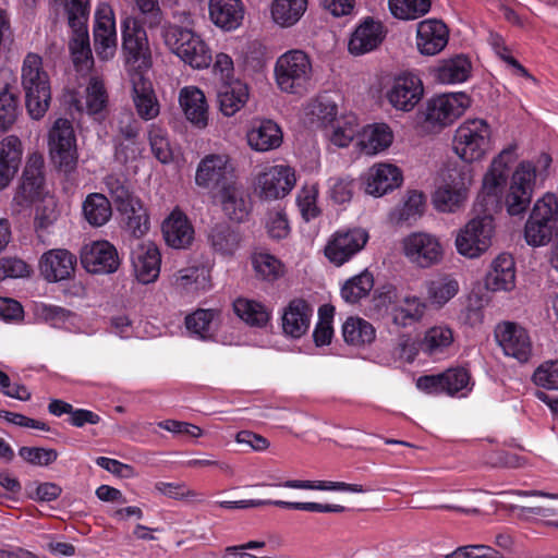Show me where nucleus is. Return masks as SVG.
Masks as SVG:
<instances>
[{
	"label": "nucleus",
	"instance_id": "obj_52",
	"mask_svg": "<svg viewBox=\"0 0 558 558\" xmlns=\"http://www.w3.org/2000/svg\"><path fill=\"white\" fill-rule=\"evenodd\" d=\"M305 116L311 123L327 126L337 119V106L332 100L322 97L307 104Z\"/></svg>",
	"mask_w": 558,
	"mask_h": 558
},
{
	"label": "nucleus",
	"instance_id": "obj_54",
	"mask_svg": "<svg viewBox=\"0 0 558 558\" xmlns=\"http://www.w3.org/2000/svg\"><path fill=\"white\" fill-rule=\"evenodd\" d=\"M317 183H305L296 194V205L302 217L310 221L320 215Z\"/></svg>",
	"mask_w": 558,
	"mask_h": 558
},
{
	"label": "nucleus",
	"instance_id": "obj_3",
	"mask_svg": "<svg viewBox=\"0 0 558 558\" xmlns=\"http://www.w3.org/2000/svg\"><path fill=\"white\" fill-rule=\"evenodd\" d=\"M492 125L482 118H469L456 129L452 140L454 154L466 163L482 161L494 147Z\"/></svg>",
	"mask_w": 558,
	"mask_h": 558
},
{
	"label": "nucleus",
	"instance_id": "obj_41",
	"mask_svg": "<svg viewBox=\"0 0 558 558\" xmlns=\"http://www.w3.org/2000/svg\"><path fill=\"white\" fill-rule=\"evenodd\" d=\"M125 228L135 238H141L149 230V217L142 201L136 196L117 208Z\"/></svg>",
	"mask_w": 558,
	"mask_h": 558
},
{
	"label": "nucleus",
	"instance_id": "obj_63",
	"mask_svg": "<svg viewBox=\"0 0 558 558\" xmlns=\"http://www.w3.org/2000/svg\"><path fill=\"white\" fill-rule=\"evenodd\" d=\"M553 235V225L529 218L525 223L524 236L532 246L546 245Z\"/></svg>",
	"mask_w": 558,
	"mask_h": 558
},
{
	"label": "nucleus",
	"instance_id": "obj_19",
	"mask_svg": "<svg viewBox=\"0 0 558 558\" xmlns=\"http://www.w3.org/2000/svg\"><path fill=\"white\" fill-rule=\"evenodd\" d=\"M402 181V171L388 162L373 165L363 177L365 193L374 197H381L398 189Z\"/></svg>",
	"mask_w": 558,
	"mask_h": 558
},
{
	"label": "nucleus",
	"instance_id": "obj_43",
	"mask_svg": "<svg viewBox=\"0 0 558 558\" xmlns=\"http://www.w3.org/2000/svg\"><path fill=\"white\" fill-rule=\"evenodd\" d=\"M306 9L307 0H272L270 16L276 25L288 28L301 20Z\"/></svg>",
	"mask_w": 558,
	"mask_h": 558
},
{
	"label": "nucleus",
	"instance_id": "obj_53",
	"mask_svg": "<svg viewBox=\"0 0 558 558\" xmlns=\"http://www.w3.org/2000/svg\"><path fill=\"white\" fill-rule=\"evenodd\" d=\"M442 377L445 393L449 396L465 397L473 388L470 373L463 367L449 368Z\"/></svg>",
	"mask_w": 558,
	"mask_h": 558
},
{
	"label": "nucleus",
	"instance_id": "obj_12",
	"mask_svg": "<svg viewBox=\"0 0 558 558\" xmlns=\"http://www.w3.org/2000/svg\"><path fill=\"white\" fill-rule=\"evenodd\" d=\"M48 148L51 160L64 172L75 169L78 153L76 136L72 122L64 118L57 119L48 132Z\"/></svg>",
	"mask_w": 558,
	"mask_h": 558
},
{
	"label": "nucleus",
	"instance_id": "obj_30",
	"mask_svg": "<svg viewBox=\"0 0 558 558\" xmlns=\"http://www.w3.org/2000/svg\"><path fill=\"white\" fill-rule=\"evenodd\" d=\"M162 234L166 243L173 248H186L194 240V229L179 208L173 209L163 220Z\"/></svg>",
	"mask_w": 558,
	"mask_h": 558
},
{
	"label": "nucleus",
	"instance_id": "obj_59",
	"mask_svg": "<svg viewBox=\"0 0 558 558\" xmlns=\"http://www.w3.org/2000/svg\"><path fill=\"white\" fill-rule=\"evenodd\" d=\"M102 182L105 190L117 208L129 202V199L136 197L130 183L123 175L109 173L104 178Z\"/></svg>",
	"mask_w": 558,
	"mask_h": 558
},
{
	"label": "nucleus",
	"instance_id": "obj_21",
	"mask_svg": "<svg viewBox=\"0 0 558 558\" xmlns=\"http://www.w3.org/2000/svg\"><path fill=\"white\" fill-rule=\"evenodd\" d=\"M496 339L506 355L520 362H526L532 352L531 339L527 331L518 324L506 322L497 326Z\"/></svg>",
	"mask_w": 558,
	"mask_h": 558
},
{
	"label": "nucleus",
	"instance_id": "obj_25",
	"mask_svg": "<svg viewBox=\"0 0 558 558\" xmlns=\"http://www.w3.org/2000/svg\"><path fill=\"white\" fill-rule=\"evenodd\" d=\"M484 284L492 292H509L514 289L515 263L510 254L501 253L492 260Z\"/></svg>",
	"mask_w": 558,
	"mask_h": 558
},
{
	"label": "nucleus",
	"instance_id": "obj_9",
	"mask_svg": "<svg viewBox=\"0 0 558 558\" xmlns=\"http://www.w3.org/2000/svg\"><path fill=\"white\" fill-rule=\"evenodd\" d=\"M401 253L416 268L428 269L441 264L445 244L440 236L427 231H413L400 242Z\"/></svg>",
	"mask_w": 558,
	"mask_h": 558
},
{
	"label": "nucleus",
	"instance_id": "obj_60",
	"mask_svg": "<svg viewBox=\"0 0 558 558\" xmlns=\"http://www.w3.org/2000/svg\"><path fill=\"white\" fill-rule=\"evenodd\" d=\"M264 226L267 234L274 240L286 239L291 231L288 215L280 206L274 207L266 213Z\"/></svg>",
	"mask_w": 558,
	"mask_h": 558
},
{
	"label": "nucleus",
	"instance_id": "obj_39",
	"mask_svg": "<svg viewBox=\"0 0 558 558\" xmlns=\"http://www.w3.org/2000/svg\"><path fill=\"white\" fill-rule=\"evenodd\" d=\"M217 97L221 113L226 117H232L247 102L250 97L248 86L240 80L225 82L220 86Z\"/></svg>",
	"mask_w": 558,
	"mask_h": 558
},
{
	"label": "nucleus",
	"instance_id": "obj_7",
	"mask_svg": "<svg viewBox=\"0 0 558 558\" xmlns=\"http://www.w3.org/2000/svg\"><path fill=\"white\" fill-rule=\"evenodd\" d=\"M471 105L472 98L464 92L436 95L426 102L421 126L426 133H438L459 119Z\"/></svg>",
	"mask_w": 558,
	"mask_h": 558
},
{
	"label": "nucleus",
	"instance_id": "obj_42",
	"mask_svg": "<svg viewBox=\"0 0 558 558\" xmlns=\"http://www.w3.org/2000/svg\"><path fill=\"white\" fill-rule=\"evenodd\" d=\"M342 337L348 345L366 348L375 340L376 329L366 319L351 316L342 325Z\"/></svg>",
	"mask_w": 558,
	"mask_h": 558
},
{
	"label": "nucleus",
	"instance_id": "obj_24",
	"mask_svg": "<svg viewBox=\"0 0 558 558\" xmlns=\"http://www.w3.org/2000/svg\"><path fill=\"white\" fill-rule=\"evenodd\" d=\"M312 306L303 299H293L283 307L281 327L286 336L299 339L304 336L311 325Z\"/></svg>",
	"mask_w": 558,
	"mask_h": 558
},
{
	"label": "nucleus",
	"instance_id": "obj_4",
	"mask_svg": "<svg viewBox=\"0 0 558 558\" xmlns=\"http://www.w3.org/2000/svg\"><path fill=\"white\" fill-rule=\"evenodd\" d=\"M474 182L471 168L456 166L442 173L432 202L434 208L444 214H456L464 209Z\"/></svg>",
	"mask_w": 558,
	"mask_h": 558
},
{
	"label": "nucleus",
	"instance_id": "obj_35",
	"mask_svg": "<svg viewBox=\"0 0 558 558\" xmlns=\"http://www.w3.org/2000/svg\"><path fill=\"white\" fill-rule=\"evenodd\" d=\"M428 305L415 294H404L391 310V320L398 327H411L421 323L426 316Z\"/></svg>",
	"mask_w": 558,
	"mask_h": 558
},
{
	"label": "nucleus",
	"instance_id": "obj_56",
	"mask_svg": "<svg viewBox=\"0 0 558 558\" xmlns=\"http://www.w3.org/2000/svg\"><path fill=\"white\" fill-rule=\"evenodd\" d=\"M21 113L17 96L8 86L0 90V132L10 130Z\"/></svg>",
	"mask_w": 558,
	"mask_h": 558
},
{
	"label": "nucleus",
	"instance_id": "obj_64",
	"mask_svg": "<svg viewBox=\"0 0 558 558\" xmlns=\"http://www.w3.org/2000/svg\"><path fill=\"white\" fill-rule=\"evenodd\" d=\"M533 380L537 386L558 390V360L541 364L533 374Z\"/></svg>",
	"mask_w": 558,
	"mask_h": 558
},
{
	"label": "nucleus",
	"instance_id": "obj_47",
	"mask_svg": "<svg viewBox=\"0 0 558 558\" xmlns=\"http://www.w3.org/2000/svg\"><path fill=\"white\" fill-rule=\"evenodd\" d=\"M453 341V330L448 325L439 324L425 331L421 348L428 355H438L450 348Z\"/></svg>",
	"mask_w": 558,
	"mask_h": 558
},
{
	"label": "nucleus",
	"instance_id": "obj_11",
	"mask_svg": "<svg viewBox=\"0 0 558 558\" xmlns=\"http://www.w3.org/2000/svg\"><path fill=\"white\" fill-rule=\"evenodd\" d=\"M296 184V173L289 165H272L262 169L254 179V193L264 202L288 196Z\"/></svg>",
	"mask_w": 558,
	"mask_h": 558
},
{
	"label": "nucleus",
	"instance_id": "obj_23",
	"mask_svg": "<svg viewBox=\"0 0 558 558\" xmlns=\"http://www.w3.org/2000/svg\"><path fill=\"white\" fill-rule=\"evenodd\" d=\"M449 32L439 20L421 21L416 27V48L424 56L439 53L448 44Z\"/></svg>",
	"mask_w": 558,
	"mask_h": 558
},
{
	"label": "nucleus",
	"instance_id": "obj_13",
	"mask_svg": "<svg viewBox=\"0 0 558 558\" xmlns=\"http://www.w3.org/2000/svg\"><path fill=\"white\" fill-rule=\"evenodd\" d=\"M368 241L363 228L339 230L331 234L325 246L326 258L335 266H342L361 252Z\"/></svg>",
	"mask_w": 558,
	"mask_h": 558
},
{
	"label": "nucleus",
	"instance_id": "obj_46",
	"mask_svg": "<svg viewBox=\"0 0 558 558\" xmlns=\"http://www.w3.org/2000/svg\"><path fill=\"white\" fill-rule=\"evenodd\" d=\"M425 209V196L418 191H408L401 204L389 214L391 222L402 225L416 221Z\"/></svg>",
	"mask_w": 558,
	"mask_h": 558
},
{
	"label": "nucleus",
	"instance_id": "obj_61",
	"mask_svg": "<svg viewBox=\"0 0 558 558\" xmlns=\"http://www.w3.org/2000/svg\"><path fill=\"white\" fill-rule=\"evenodd\" d=\"M148 141L153 155L161 163H168L173 158L172 148L169 143L168 133L157 124L148 128Z\"/></svg>",
	"mask_w": 558,
	"mask_h": 558
},
{
	"label": "nucleus",
	"instance_id": "obj_45",
	"mask_svg": "<svg viewBox=\"0 0 558 558\" xmlns=\"http://www.w3.org/2000/svg\"><path fill=\"white\" fill-rule=\"evenodd\" d=\"M82 213L92 227H102L112 216L111 203L102 193H90L82 204Z\"/></svg>",
	"mask_w": 558,
	"mask_h": 558
},
{
	"label": "nucleus",
	"instance_id": "obj_31",
	"mask_svg": "<svg viewBox=\"0 0 558 558\" xmlns=\"http://www.w3.org/2000/svg\"><path fill=\"white\" fill-rule=\"evenodd\" d=\"M23 145L15 135H8L0 141V191L10 185L22 160Z\"/></svg>",
	"mask_w": 558,
	"mask_h": 558
},
{
	"label": "nucleus",
	"instance_id": "obj_34",
	"mask_svg": "<svg viewBox=\"0 0 558 558\" xmlns=\"http://www.w3.org/2000/svg\"><path fill=\"white\" fill-rule=\"evenodd\" d=\"M393 132L386 123L364 126L357 134V146L362 154L375 156L387 150L393 142Z\"/></svg>",
	"mask_w": 558,
	"mask_h": 558
},
{
	"label": "nucleus",
	"instance_id": "obj_48",
	"mask_svg": "<svg viewBox=\"0 0 558 558\" xmlns=\"http://www.w3.org/2000/svg\"><path fill=\"white\" fill-rule=\"evenodd\" d=\"M234 313L239 318L251 326L263 327L270 317L269 311L260 302L239 298L233 302Z\"/></svg>",
	"mask_w": 558,
	"mask_h": 558
},
{
	"label": "nucleus",
	"instance_id": "obj_15",
	"mask_svg": "<svg viewBox=\"0 0 558 558\" xmlns=\"http://www.w3.org/2000/svg\"><path fill=\"white\" fill-rule=\"evenodd\" d=\"M234 167L227 154H208L197 165L195 183L203 189H220L233 183Z\"/></svg>",
	"mask_w": 558,
	"mask_h": 558
},
{
	"label": "nucleus",
	"instance_id": "obj_16",
	"mask_svg": "<svg viewBox=\"0 0 558 558\" xmlns=\"http://www.w3.org/2000/svg\"><path fill=\"white\" fill-rule=\"evenodd\" d=\"M519 145L510 143L496 155L482 180V191L485 195L499 198L509 178V167L519 157Z\"/></svg>",
	"mask_w": 558,
	"mask_h": 558
},
{
	"label": "nucleus",
	"instance_id": "obj_33",
	"mask_svg": "<svg viewBox=\"0 0 558 558\" xmlns=\"http://www.w3.org/2000/svg\"><path fill=\"white\" fill-rule=\"evenodd\" d=\"M130 82L132 100L137 116L145 121L156 119L160 113V104L151 82L146 77H136Z\"/></svg>",
	"mask_w": 558,
	"mask_h": 558
},
{
	"label": "nucleus",
	"instance_id": "obj_36",
	"mask_svg": "<svg viewBox=\"0 0 558 558\" xmlns=\"http://www.w3.org/2000/svg\"><path fill=\"white\" fill-rule=\"evenodd\" d=\"M425 290L428 307L439 311L458 295L460 283L453 275L444 274L426 281Z\"/></svg>",
	"mask_w": 558,
	"mask_h": 558
},
{
	"label": "nucleus",
	"instance_id": "obj_2",
	"mask_svg": "<svg viewBox=\"0 0 558 558\" xmlns=\"http://www.w3.org/2000/svg\"><path fill=\"white\" fill-rule=\"evenodd\" d=\"M21 84L25 93L28 114L34 120L41 119L50 106L51 87L49 75L39 54L28 52L23 59Z\"/></svg>",
	"mask_w": 558,
	"mask_h": 558
},
{
	"label": "nucleus",
	"instance_id": "obj_44",
	"mask_svg": "<svg viewBox=\"0 0 558 558\" xmlns=\"http://www.w3.org/2000/svg\"><path fill=\"white\" fill-rule=\"evenodd\" d=\"M210 271L204 265H193L178 270L171 278L172 284L185 291L194 292L209 288Z\"/></svg>",
	"mask_w": 558,
	"mask_h": 558
},
{
	"label": "nucleus",
	"instance_id": "obj_50",
	"mask_svg": "<svg viewBox=\"0 0 558 558\" xmlns=\"http://www.w3.org/2000/svg\"><path fill=\"white\" fill-rule=\"evenodd\" d=\"M218 316L215 310H197L185 317L186 329L199 339H208L215 332Z\"/></svg>",
	"mask_w": 558,
	"mask_h": 558
},
{
	"label": "nucleus",
	"instance_id": "obj_26",
	"mask_svg": "<svg viewBox=\"0 0 558 558\" xmlns=\"http://www.w3.org/2000/svg\"><path fill=\"white\" fill-rule=\"evenodd\" d=\"M225 215L234 222L247 219L252 206L243 187L236 182L223 185L216 195Z\"/></svg>",
	"mask_w": 558,
	"mask_h": 558
},
{
	"label": "nucleus",
	"instance_id": "obj_51",
	"mask_svg": "<svg viewBox=\"0 0 558 558\" xmlns=\"http://www.w3.org/2000/svg\"><path fill=\"white\" fill-rule=\"evenodd\" d=\"M374 287V277L368 270H363L348 279L341 288V296L347 303H357L366 298Z\"/></svg>",
	"mask_w": 558,
	"mask_h": 558
},
{
	"label": "nucleus",
	"instance_id": "obj_1",
	"mask_svg": "<svg viewBox=\"0 0 558 558\" xmlns=\"http://www.w3.org/2000/svg\"><path fill=\"white\" fill-rule=\"evenodd\" d=\"M550 165L551 157L545 153L517 165L505 195V206L509 215L518 216L527 209L535 189L548 178Z\"/></svg>",
	"mask_w": 558,
	"mask_h": 558
},
{
	"label": "nucleus",
	"instance_id": "obj_32",
	"mask_svg": "<svg viewBox=\"0 0 558 558\" xmlns=\"http://www.w3.org/2000/svg\"><path fill=\"white\" fill-rule=\"evenodd\" d=\"M383 39V25L372 19H365L352 33L348 49L354 56L365 54L376 49Z\"/></svg>",
	"mask_w": 558,
	"mask_h": 558
},
{
	"label": "nucleus",
	"instance_id": "obj_38",
	"mask_svg": "<svg viewBox=\"0 0 558 558\" xmlns=\"http://www.w3.org/2000/svg\"><path fill=\"white\" fill-rule=\"evenodd\" d=\"M243 236L240 231L227 225H218L210 229L208 243L213 252L223 258H232L240 250Z\"/></svg>",
	"mask_w": 558,
	"mask_h": 558
},
{
	"label": "nucleus",
	"instance_id": "obj_6",
	"mask_svg": "<svg viewBox=\"0 0 558 558\" xmlns=\"http://www.w3.org/2000/svg\"><path fill=\"white\" fill-rule=\"evenodd\" d=\"M122 58L130 81L145 77L153 66L151 50L145 28L132 17L122 22Z\"/></svg>",
	"mask_w": 558,
	"mask_h": 558
},
{
	"label": "nucleus",
	"instance_id": "obj_62",
	"mask_svg": "<svg viewBox=\"0 0 558 558\" xmlns=\"http://www.w3.org/2000/svg\"><path fill=\"white\" fill-rule=\"evenodd\" d=\"M529 218L551 225L558 219V199L555 194L546 193L538 198Z\"/></svg>",
	"mask_w": 558,
	"mask_h": 558
},
{
	"label": "nucleus",
	"instance_id": "obj_29",
	"mask_svg": "<svg viewBox=\"0 0 558 558\" xmlns=\"http://www.w3.org/2000/svg\"><path fill=\"white\" fill-rule=\"evenodd\" d=\"M280 126L268 119L254 120L246 133L248 146L259 153L278 148L282 143Z\"/></svg>",
	"mask_w": 558,
	"mask_h": 558
},
{
	"label": "nucleus",
	"instance_id": "obj_8",
	"mask_svg": "<svg viewBox=\"0 0 558 558\" xmlns=\"http://www.w3.org/2000/svg\"><path fill=\"white\" fill-rule=\"evenodd\" d=\"M274 75L281 92L302 95L306 92L312 77L311 59L302 50H289L276 60Z\"/></svg>",
	"mask_w": 558,
	"mask_h": 558
},
{
	"label": "nucleus",
	"instance_id": "obj_58",
	"mask_svg": "<svg viewBox=\"0 0 558 558\" xmlns=\"http://www.w3.org/2000/svg\"><path fill=\"white\" fill-rule=\"evenodd\" d=\"M252 264L256 275L266 281H276L284 275L283 264L268 253L255 254Z\"/></svg>",
	"mask_w": 558,
	"mask_h": 558
},
{
	"label": "nucleus",
	"instance_id": "obj_14",
	"mask_svg": "<svg viewBox=\"0 0 558 558\" xmlns=\"http://www.w3.org/2000/svg\"><path fill=\"white\" fill-rule=\"evenodd\" d=\"M424 85L418 75L404 72L397 75L386 92L388 102L397 111L410 112L422 100Z\"/></svg>",
	"mask_w": 558,
	"mask_h": 558
},
{
	"label": "nucleus",
	"instance_id": "obj_55",
	"mask_svg": "<svg viewBox=\"0 0 558 558\" xmlns=\"http://www.w3.org/2000/svg\"><path fill=\"white\" fill-rule=\"evenodd\" d=\"M357 119L353 114L336 119L331 123L330 142L338 147H347L357 134Z\"/></svg>",
	"mask_w": 558,
	"mask_h": 558
},
{
	"label": "nucleus",
	"instance_id": "obj_40",
	"mask_svg": "<svg viewBox=\"0 0 558 558\" xmlns=\"http://www.w3.org/2000/svg\"><path fill=\"white\" fill-rule=\"evenodd\" d=\"M108 94L104 81L92 77L85 90L84 100L76 99L74 105L81 112H86L95 119H101L107 108Z\"/></svg>",
	"mask_w": 558,
	"mask_h": 558
},
{
	"label": "nucleus",
	"instance_id": "obj_22",
	"mask_svg": "<svg viewBox=\"0 0 558 558\" xmlns=\"http://www.w3.org/2000/svg\"><path fill=\"white\" fill-rule=\"evenodd\" d=\"M44 195V175L39 158L29 160L23 172L22 183L13 197L16 211L28 207L33 202L41 199Z\"/></svg>",
	"mask_w": 558,
	"mask_h": 558
},
{
	"label": "nucleus",
	"instance_id": "obj_5",
	"mask_svg": "<svg viewBox=\"0 0 558 558\" xmlns=\"http://www.w3.org/2000/svg\"><path fill=\"white\" fill-rule=\"evenodd\" d=\"M165 45L193 69H205L211 62V51L201 35L187 27L165 23L161 27Z\"/></svg>",
	"mask_w": 558,
	"mask_h": 558
},
{
	"label": "nucleus",
	"instance_id": "obj_10",
	"mask_svg": "<svg viewBox=\"0 0 558 558\" xmlns=\"http://www.w3.org/2000/svg\"><path fill=\"white\" fill-rule=\"evenodd\" d=\"M494 234V218L477 216L458 231L454 239L457 252L466 258H477L490 247Z\"/></svg>",
	"mask_w": 558,
	"mask_h": 558
},
{
	"label": "nucleus",
	"instance_id": "obj_49",
	"mask_svg": "<svg viewBox=\"0 0 558 558\" xmlns=\"http://www.w3.org/2000/svg\"><path fill=\"white\" fill-rule=\"evenodd\" d=\"M278 487L306 489V490H338L347 493H364L365 489L360 484H348L344 482L331 481H303V480H289L283 483L272 484Z\"/></svg>",
	"mask_w": 558,
	"mask_h": 558
},
{
	"label": "nucleus",
	"instance_id": "obj_28",
	"mask_svg": "<svg viewBox=\"0 0 558 558\" xmlns=\"http://www.w3.org/2000/svg\"><path fill=\"white\" fill-rule=\"evenodd\" d=\"M179 105L186 120L194 126L205 129L208 125V104L201 88L193 85L182 87Z\"/></svg>",
	"mask_w": 558,
	"mask_h": 558
},
{
	"label": "nucleus",
	"instance_id": "obj_20",
	"mask_svg": "<svg viewBox=\"0 0 558 558\" xmlns=\"http://www.w3.org/2000/svg\"><path fill=\"white\" fill-rule=\"evenodd\" d=\"M75 266L76 256L65 248L48 250L38 260L40 276L51 283L70 279Z\"/></svg>",
	"mask_w": 558,
	"mask_h": 558
},
{
	"label": "nucleus",
	"instance_id": "obj_57",
	"mask_svg": "<svg viewBox=\"0 0 558 558\" xmlns=\"http://www.w3.org/2000/svg\"><path fill=\"white\" fill-rule=\"evenodd\" d=\"M391 14L399 20H415L430 9V0H388Z\"/></svg>",
	"mask_w": 558,
	"mask_h": 558
},
{
	"label": "nucleus",
	"instance_id": "obj_18",
	"mask_svg": "<svg viewBox=\"0 0 558 558\" xmlns=\"http://www.w3.org/2000/svg\"><path fill=\"white\" fill-rule=\"evenodd\" d=\"M132 269L136 280L143 284L155 282L160 274L161 254L153 241L136 244L131 253Z\"/></svg>",
	"mask_w": 558,
	"mask_h": 558
},
{
	"label": "nucleus",
	"instance_id": "obj_17",
	"mask_svg": "<svg viewBox=\"0 0 558 558\" xmlns=\"http://www.w3.org/2000/svg\"><path fill=\"white\" fill-rule=\"evenodd\" d=\"M81 262L83 267L92 274H112L120 266L117 248L106 240L85 244L81 252Z\"/></svg>",
	"mask_w": 558,
	"mask_h": 558
},
{
	"label": "nucleus",
	"instance_id": "obj_37",
	"mask_svg": "<svg viewBox=\"0 0 558 558\" xmlns=\"http://www.w3.org/2000/svg\"><path fill=\"white\" fill-rule=\"evenodd\" d=\"M472 74V63L469 57L458 54L442 60L433 69L434 78L445 85L461 84L466 82Z\"/></svg>",
	"mask_w": 558,
	"mask_h": 558
},
{
	"label": "nucleus",
	"instance_id": "obj_27",
	"mask_svg": "<svg viewBox=\"0 0 558 558\" xmlns=\"http://www.w3.org/2000/svg\"><path fill=\"white\" fill-rule=\"evenodd\" d=\"M208 14L216 27L232 32L242 25L245 7L242 0H209Z\"/></svg>",
	"mask_w": 558,
	"mask_h": 558
}]
</instances>
